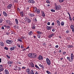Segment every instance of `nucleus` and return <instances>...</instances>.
I'll use <instances>...</instances> for the list:
<instances>
[{
	"label": "nucleus",
	"instance_id": "nucleus-1",
	"mask_svg": "<svg viewBox=\"0 0 74 74\" xmlns=\"http://www.w3.org/2000/svg\"><path fill=\"white\" fill-rule=\"evenodd\" d=\"M55 9L56 11H58L61 9V5H60L55 6Z\"/></svg>",
	"mask_w": 74,
	"mask_h": 74
},
{
	"label": "nucleus",
	"instance_id": "nucleus-2",
	"mask_svg": "<svg viewBox=\"0 0 74 74\" xmlns=\"http://www.w3.org/2000/svg\"><path fill=\"white\" fill-rule=\"evenodd\" d=\"M46 63L48 65H50V64H51V62L49 59L48 58H47L46 59Z\"/></svg>",
	"mask_w": 74,
	"mask_h": 74
},
{
	"label": "nucleus",
	"instance_id": "nucleus-3",
	"mask_svg": "<svg viewBox=\"0 0 74 74\" xmlns=\"http://www.w3.org/2000/svg\"><path fill=\"white\" fill-rule=\"evenodd\" d=\"M13 41L12 40H7L6 41V42L7 44H11Z\"/></svg>",
	"mask_w": 74,
	"mask_h": 74
},
{
	"label": "nucleus",
	"instance_id": "nucleus-4",
	"mask_svg": "<svg viewBox=\"0 0 74 74\" xmlns=\"http://www.w3.org/2000/svg\"><path fill=\"white\" fill-rule=\"evenodd\" d=\"M37 58V54L32 53L31 58Z\"/></svg>",
	"mask_w": 74,
	"mask_h": 74
},
{
	"label": "nucleus",
	"instance_id": "nucleus-5",
	"mask_svg": "<svg viewBox=\"0 0 74 74\" xmlns=\"http://www.w3.org/2000/svg\"><path fill=\"white\" fill-rule=\"evenodd\" d=\"M37 59L39 60H43V57L41 55H40L37 58Z\"/></svg>",
	"mask_w": 74,
	"mask_h": 74
},
{
	"label": "nucleus",
	"instance_id": "nucleus-6",
	"mask_svg": "<svg viewBox=\"0 0 74 74\" xmlns=\"http://www.w3.org/2000/svg\"><path fill=\"white\" fill-rule=\"evenodd\" d=\"M6 23H7V24H8L9 25H10V26L11 25V22L10 20H6Z\"/></svg>",
	"mask_w": 74,
	"mask_h": 74
},
{
	"label": "nucleus",
	"instance_id": "nucleus-7",
	"mask_svg": "<svg viewBox=\"0 0 74 74\" xmlns=\"http://www.w3.org/2000/svg\"><path fill=\"white\" fill-rule=\"evenodd\" d=\"M16 46H12V47H10V51H12L13 50H14V49H16Z\"/></svg>",
	"mask_w": 74,
	"mask_h": 74
},
{
	"label": "nucleus",
	"instance_id": "nucleus-8",
	"mask_svg": "<svg viewBox=\"0 0 74 74\" xmlns=\"http://www.w3.org/2000/svg\"><path fill=\"white\" fill-rule=\"evenodd\" d=\"M12 3L10 4L7 7V8H8V9H10V8H11V7H12Z\"/></svg>",
	"mask_w": 74,
	"mask_h": 74
},
{
	"label": "nucleus",
	"instance_id": "nucleus-9",
	"mask_svg": "<svg viewBox=\"0 0 74 74\" xmlns=\"http://www.w3.org/2000/svg\"><path fill=\"white\" fill-rule=\"evenodd\" d=\"M28 2L31 4H34L35 3V1L33 0H29L28 1Z\"/></svg>",
	"mask_w": 74,
	"mask_h": 74
},
{
	"label": "nucleus",
	"instance_id": "nucleus-10",
	"mask_svg": "<svg viewBox=\"0 0 74 74\" xmlns=\"http://www.w3.org/2000/svg\"><path fill=\"white\" fill-rule=\"evenodd\" d=\"M23 39H24V37H20L18 38V41H19L20 42H22V40H23Z\"/></svg>",
	"mask_w": 74,
	"mask_h": 74
},
{
	"label": "nucleus",
	"instance_id": "nucleus-11",
	"mask_svg": "<svg viewBox=\"0 0 74 74\" xmlns=\"http://www.w3.org/2000/svg\"><path fill=\"white\" fill-rule=\"evenodd\" d=\"M74 54H73V53H71V60H72V62H73V60L74 59Z\"/></svg>",
	"mask_w": 74,
	"mask_h": 74
},
{
	"label": "nucleus",
	"instance_id": "nucleus-12",
	"mask_svg": "<svg viewBox=\"0 0 74 74\" xmlns=\"http://www.w3.org/2000/svg\"><path fill=\"white\" fill-rule=\"evenodd\" d=\"M31 70L30 69H27L26 70V71L27 73L28 74H30V71Z\"/></svg>",
	"mask_w": 74,
	"mask_h": 74
},
{
	"label": "nucleus",
	"instance_id": "nucleus-13",
	"mask_svg": "<svg viewBox=\"0 0 74 74\" xmlns=\"http://www.w3.org/2000/svg\"><path fill=\"white\" fill-rule=\"evenodd\" d=\"M33 10L34 12H37V8L36 7H34Z\"/></svg>",
	"mask_w": 74,
	"mask_h": 74
},
{
	"label": "nucleus",
	"instance_id": "nucleus-14",
	"mask_svg": "<svg viewBox=\"0 0 74 74\" xmlns=\"http://www.w3.org/2000/svg\"><path fill=\"white\" fill-rule=\"evenodd\" d=\"M70 28L72 31L74 30V25H71L70 26Z\"/></svg>",
	"mask_w": 74,
	"mask_h": 74
},
{
	"label": "nucleus",
	"instance_id": "nucleus-15",
	"mask_svg": "<svg viewBox=\"0 0 74 74\" xmlns=\"http://www.w3.org/2000/svg\"><path fill=\"white\" fill-rule=\"evenodd\" d=\"M3 14L5 16H7V15H8L7 13L5 11L3 12Z\"/></svg>",
	"mask_w": 74,
	"mask_h": 74
},
{
	"label": "nucleus",
	"instance_id": "nucleus-16",
	"mask_svg": "<svg viewBox=\"0 0 74 74\" xmlns=\"http://www.w3.org/2000/svg\"><path fill=\"white\" fill-rule=\"evenodd\" d=\"M16 67L15 68H16V69H17V70H18L19 71H21V67L19 66L18 67V66L16 65Z\"/></svg>",
	"mask_w": 74,
	"mask_h": 74
},
{
	"label": "nucleus",
	"instance_id": "nucleus-17",
	"mask_svg": "<svg viewBox=\"0 0 74 74\" xmlns=\"http://www.w3.org/2000/svg\"><path fill=\"white\" fill-rule=\"evenodd\" d=\"M20 14L21 16H22V17H23V15H24V13L22 11L21 12Z\"/></svg>",
	"mask_w": 74,
	"mask_h": 74
},
{
	"label": "nucleus",
	"instance_id": "nucleus-18",
	"mask_svg": "<svg viewBox=\"0 0 74 74\" xmlns=\"http://www.w3.org/2000/svg\"><path fill=\"white\" fill-rule=\"evenodd\" d=\"M66 59L67 60H69V62H73L71 59H70V58L69 57H67L66 58Z\"/></svg>",
	"mask_w": 74,
	"mask_h": 74
},
{
	"label": "nucleus",
	"instance_id": "nucleus-19",
	"mask_svg": "<svg viewBox=\"0 0 74 74\" xmlns=\"http://www.w3.org/2000/svg\"><path fill=\"white\" fill-rule=\"evenodd\" d=\"M41 13L42 16H43V17H45V12H44L42 11L41 12Z\"/></svg>",
	"mask_w": 74,
	"mask_h": 74
},
{
	"label": "nucleus",
	"instance_id": "nucleus-20",
	"mask_svg": "<svg viewBox=\"0 0 74 74\" xmlns=\"http://www.w3.org/2000/svg\"><path fill=\"white\" fill-rule=\"evenodd\" d=\"M57 23L58 25V26H60V21L59 20L57 21Z\"/></svg>",
	"mask_w": 74,
	"mask_h": 74
},
{
	"label": "nucleus",
	"instance_id": "nucleus-21",
	"mask_svg": "<svg viewBox=\"0 0 74 74\" xmlns=\"http://www.w3.org/2000/svg\"><path fill=\"white\" fill-rule=\"evenodd\" d=\"M5 73V74H9V72L7 69H5L4 71Z\"/></svg>",
	"mask_w": 74,
	"mask_h": 74
},
{
	"label": "nucleus",
	"instance_id": "nucleus-22",
	"mask_svg": "<svg viewBox=\"0 0 74 74\" xmlns=\"http://www.w3.org/2000/svg\"><path fill=\"white\" fill-rule=\"evenodd\" d=\"M30 64L31 66L32 67H34V64H33V62H31L30 63Z\"/></svg>",
	"mask_w": 74,
	"mask_h": 74
},
{
	"label": "nucleus",
	"instance_id": "nucleus-23",
	"mask_svg": "<svg viewBox=\"0 0 74 74\" xmlns=\"http://www.w3.org/2000/svg\"><path fill=\"white\" fill-rule=\"evenodd\" d=\"M54 36V34H51L49 36L48 38H51L53 36Z\"/></svg>",
	"mask_w": 74,
	"mask_h": 74
},
{
	"label": "nucleus",
	"instance_id": "nucleus-24",
	"mask_svg": "<svg viewBox=\"0 0 74 74\" xmlns=\"http://www.w3.org/2000/svg\"><path fill=\"white\" fill-rule=\"evenodd\" d=\"M11 13L12 14H15V10L13 9L11 10H10Z\"/></svg>",
	"mask_w": 74,
	"mask_h": 74
},
{
	"label": "nucleus",
	"instance_id": "nucleus-25",
	"mask_svg": "<svg viewBox=\"0 0 74 74\" xmlns=\"http://www.w3.org/2000/svg\"><path fill=\"white\" fill-rule=\"evenodd\" d=\"M32 53H29L27 55V56L29 58H32Z\"/></svg>",
	"mask_w": 74,
	"mask_h": 74
},
{
	"label": "nucleus",
	"instance_id": "nucleus-26",
	"mask_svg": "<svg viewBox=\"0 0 74 74\" xmlns=\"http://www.w3.org/2000/svg\"><path fill=\"white\" fill-rule=\"evenodd\" d=\"M27 22L28 23H30L31 22V20L29 18H27Z\"/></svg>",
	"mask_w": 74,
	"mask_h": 74
},
{
	"label": "nucleus",
	"instance_id": "nucleus-27",
	"mask_svg": "<svg viewBox=\"0 0 74 74\" xmlns=\"http://www.w3.org/2000/svg\"><path fill=\"white\" fill-rule=\"evenodd\" d=\"M12 63H13V62H12V61H8V64H12Z\"/></svg>",
	"mask_w": 74,
	"mask_h": 74
},
{
	"label": "nucleus",
	"instance_id": "nucleus-28",
	"mask_svg": "<svg viewBox=\"0 0 74 74\" xmlns=\"http://www.w3.org/2000/svg\"><path fill=\"white\" fill-rule=\"evenodd\" d=\"M36 12L37 14H40V10L39 9H37Z\"/></svg>",
	"mask_w": 74,
	"mask_h": 74
},
{
	"label": "nucleus",
	"instance_id": "nucleus-29",
	"mask_svg": "<svg viewBox=\"0 0 74 74\" xmlns=\"http://www.w3.org/2000/svg\"><path fill=\"white\" fill-rule=\"evenodd\" d=\"M4 43L2 42H0V45L1 46L3 47V46H4Z\"/></svg>",
	"mask_w": 74,
	"mask_h": 74
},
{
	"label": "nucleus",
	"instance_id": "nucleus-30",
	"mask_svg": "<svg viewBox=\"0 0 74 74\" xmlns=\"http://www.w3.org/2000/svg\"><path fill=\"white\" fill-rule=\"evenodd\" d=\"M15 22L16 25L18 24V19L17 18L15 19Z\"/></svg>",
	"mask_w": 74,
	"mask_h": 74
},
{
	"label": "nucleus",
	"instance_id": "nucleus-31",
	"mask_svg": "<svg viewBox=\"0 0 74 74\" xmlns=\"http://www.w3.org/2000/svg\"><path fill=\"white\" fill-rule=\"evenodd\" d=\"M29 15L30 16H31V17H33L35 16L34 14L32 13H30Z\"/></svg>",
	"mask_w": 74,
	"mask_h": 74
},
{
	"label": "nucleus",
	"instance_id": "nucleus-32",
	"mask_svg": "<svg viewBox=\"0 0 74 74\" xmlns=\"http://www.w3.org/2000/svg\"><path fill=\"white\" fill-rule=\"evenodd\" d=\"M32 34H33V32H32V31H30V32H29L28 33L29 36H31V35H32Z\"/></svg>",
	"mask_w": 74,
	"mask_h": 74
},
{
	"label": "nucleus",
	"instance_id": "nucleus-33",
	"mask_svg": "<svg viewBox=\"0 0 74 74\" xmlns=\"http://www.w3.org/2000/svg\"><path fill=\"white\" fill-rule=\"evenodd\" d=\"M68 48H73V45H68L67 46Z\"/></svg>",
	"mask_w": 74,
	"mask_h": 74
},
{
	"label": "nucleus",
	"instance_id": "nucleus-34",
	"mask_svg": "<svg viewBox=\"0 0 74 74\" xmlns=\"http://www.w3.org/2000/svg\"><path fill=\"white\" fill-rule=\"evenodd\" d=\"M46 29H47V30H51V27L49 26H47Z\"/></svg>",
	"mask_w": 74,
	"mask_h": 74
},
{
	"label": "nucleus",
	"instance_id": "nucleus-35",
	"mask_svg": "<svg viewBox=\"0 0 74 74\" xmlns=\"http://www.w3.org/2000/svg\"><path fill=\"white\" fill-rule=\"evenodd\" d=\"M36 33H38V34H42L41 32L40 31H37Z\"/></svg>",
	"mask_w": 74,
	"mask_h": 74
},
{
	"label": "nucleus",
	"instance_id": "nucleus-36",
	"mask_svg": "<svg viewBox=\"0 0 74 74\" xmlns=\"http://www.w3.org/2000/svg\"><path fill=\"white\" fill-rule=\"evenodd\" d=\"M39 66L40 67H42V69H44V66L43 65H42L41 64H40Z\"/></svg>",
	"mask_w": 74,
	"mask_h": 74
},
{
	"label": "nucleus",
	"instance_id": "nucleus-37",
	"mask_svg": "<svg viewBox=\"0 0 74 74\" xmlns=\"http://www.w3.org/2000/svg\"><path fill=\"white\" fill-rule=\"evenodd\" d=\"M30 74H34V73L33 72V70H31L30 71Z\"/></svg>",
	"mask_w": 74,
	"mask_h": 74
},
{
	"label": "nucleus",
	"instance_id": "nucleus-38",
	"mask_svg": "<svg viewBox=\"0 0 74 74\" xmlns=\"http://www.w3.org/2000/svg\"><path fill=\"white\" fill-rule=\"evenodd\" d=\"M61 26H64V22H62L61 23Z\"/></svg>",
	"mask_w": 74,
	"mask_h": 74
},
{
	"label": "nucleus",
	"instance_id": "nucleus-39",
	"mask_svg": "<svg viewBox=\"0 0 74 74\" xmlns=\"http://www.w3.org/2000/svg\"><path fill=\"white\" fill-rule=\"evenodd\" d=\"M3 18H0V23H1L3 22Z\"/></svg>",
	"mask_w": 74,
	"mask_h": 74
},
{
	"label": "nucleus",
	"instance_id": "nucleus-40",
	"mask_svg": "<svg viewBox=\"0 0 74 74\" xmlns=\"http://www.w3.org/2000/svg\"><path fill=\"white\" fill-rule=\"evenodd\" d=\"M69 19L70 21H72L73 20V19L71 18V16H69Z\"/></svg>",
	"mask_w": 74,
	"mask_h": 74
},
{
	"label": "nucleus",
	"instance_id": "nucleus-41",
	"mask_svg": "<svg viewBox=\"0 0 74 74\" xmlns=\"http://www.w3.org/2000/svg\"><path fill=\"white\" fill-rule=\"evenodd\" d=\"M37 36L39 38H40L41 37V35L39 34H38Z\"/></svg>",
	"mask_w": 74,
	"mask_h": 74
},
{
	"label": "nucleus",
	"instance_id": "nucleus-42",
	"mask_svg": "<svg viewBox=\"0 0 74 74\" xmlns=\"http://www.w3.org/2000/svg\"><path fill=\"white\" fill-rule=\"evenodd\" d=\"M33 21L34 22H37V19H36V18H34V20Z\"/></svg>",
	"mask_w": 74,
	"mask_h": 74
},
{
	"label": "nucleus",
	"instance_id": "nucleus-43",
	"mask_svg": "<svg viewBox=\"0 0 74 74\" xmlns=\"http://www.w3.org/2000/svg\"><path fill=\"white\" fill-rule=\"evenodd\" d=\"M46 73H47V74H51V72H49V71H47Z\"/></svg>",
	"mask_w": 74,
	"mask_h": 74
},
{
	"label": "nucleus",
	"instance_id": "nucleus-44",
	"mask_svg": "<svg viewBox=\"0 0 74 74\" xmlns=\"http://www.w3.org/2000/svg\"><path fill=\"white\" fill-rule=\"evenodd\" d=\"M4 70V69L3 68H1L0 69V72H1V71H3Z\"/></svg>",
	"mask_w": 74,
	"mask_h": 74
},
{
	"label": "nucleus",
	"instance_id": "nucleus-45",
	"mask_svg": "<svg viewBox=\"0 0 74 74\" xmlns=\"http://www.w3.org/2000/svg\"><path fill=\"white\" fill-rule=\"evenodd\" d=\"M64 1V0H59V2H60V3H62Z\"/></svg>",
	"mask_w": 74,
	"mask_h": 74
},
{
	"label": "nucleus",
	"instance_id": "nucleus-46",
	"mask_svg": "<svg viewBox=\"0 0 74 74\" xmlns=\"http://www.w3.org/2000/svg\"><path fill=\"white\" fill-rule=\"evenodd\" d=\"M6 34L7 35H9V34H10V33H9V32H8V31H7V32H6Z\"/></svg>",
	"mask_w": 74,
	"mask_h": 74
},
{
	"label": "nucleus",
	"instance_id": "nucleus-47",
	"mask_svg": "<svg viewBox=\"0 0 74 74\" xmlns=\"http://www.w3.org/2000/svg\"><path fill=\"white\" fill-rule=\"evenodd\" d=\"M35 66V67L37 68V69H39V67L37 66V65H36Z\"/></svg>",
	"mask_w": 74,
	"mask_h": 74
},
{
	"label": "nucleus",
	"instance_id": "nucleus-48",
	"mask_svg": "<svg viewBox=\"0 0 74 74\" xmlns=\"http://www.w3.org/2000/svg\"><path fill=\"white\" fill-rule=\"evenodd\" d=\"M4 49H5L6 50H8V48H7V47H5L4 48Z\"/></svg>",
	"mask_w": 74,
	"mask_h": 74
},
{
	"label": "nucleus",
	"instance_id": "nucleus-49",
	"mask_svg": "<svg viewBox=\"0 0 74 74\" xmlns=\"http://www.w3.org/2000/svg\"><path fill=\"white\" fill-rule=\"evenodd\" d=\"M46 2L47 3H49V4L50 3V2H49V0L46 1Z\"/></svg>",
	"mask_w": 74,
	"mask_h": 74
},
{
	"label": "nucleus",
	"instance_id": "nucleus-50",
	"mask_svg": "<svg viewBox=\"0 0 74 74\" xmlns=\"http://www.w3.org/2000/svg\"><path fill=\"white\" fill-rule=\"evenodd\" d=\"M51 12H55V10L54 9H51Z\"/></svg>",
	"mask_w": 74,
	"mask_h": 74
},
{
	"label": "nucleus",
	"instance_id": "nucleus-51",
	"mask_svg": "<svg viewBox=\"0 0 74 74\" xmlns=\"http://www.w3.org/2000/svg\"><path fill=\"white\" fill-rule=\"evenodd\" d=\"M66 51H64L62 53V55H65V54H66Z\"/></svg>",
	"mask_w": 74,
	"mask_h": 74
},
{
	"label": "nucleus",
	"instance_id": "nucleus-52",
	"mask_svg": "<svg viewBox=\"0 0 74 74\" xmlns=\"http://www.w3.org/2000/svg\"><path fill=\"white\" fill-rule=\"evenodd\" d=\"M6 56H7V58H8V59H10V56H9L8 55H7Z\"/></svg>",
	"mask_w": 74,
	"mask_h": 74
},
{
	"label": "nucleus",
	"instance_id": "nucleus-53",
	"mask_svg": "<svg viewBox=\"0 0 74 74\" xmlns=\"http://www.w3.org/2000/svg\"><path fill=\"white\" fill-rule=\"evenodd\" d=\"M66 33H70L69 30H67V31H66Z\"/></svg>",
	"mask_w": 74,
	"mask_h": 74
},
{
	"label": "nucleus",
	"instance_id": "nucleus-54",
	"mask_svg": "<svg viewBox=\"0 0 74 74\" xmlns=\"http://www.w3.org/2000/svg\"><path fill=\"white\" fill-rule=\"evenodd\" d=\"M3 67V66L2 65H0V69H2Z\"/></svg>",
	"mask_w": 74,
	"mask_h": 74
},
{
	"label": "nucleus",
	"instance_id": "nucleus-55",
	"mask_svg": "<svg viewBox=\"0 0 74 74\" xmlns=\"http://www.w3.org/2000/svg\"><path fill=\"white\" fill-rule=\"evenodd\" d=\"M17 46L19 48H21V45H19V44H17Z\"/></svg>",
	"mask_w": 74,
	"mask_h": 74
},
{
	"label": "nucleus",
	"instance_id": "nucleus-56",
	"mask_svg": "<svg viewBox=\"0 0 74 74\" xmlns=\"http://www.w3.org/2000/svg\"><path fill=\"white\" fill-rule=\"evenodd\" d=\"M18 63V64H22L21 63V62H17Z\"/></svg>",
	"mask_w": 74,
	"mask_h": 74
},
{
	"label": "nucleus",
	"instance_id": "nucleus-57",
	"mask_svg": "<svg viewBox=\"0 0 74 74\" xmlns=\"http://www.w3.org/2000/svg\"><path fill=\"white\" fill-rule=\"evenodd\" d=\"M14 1L15 3H18V0H14Z\"/></svg>",
	"mask_w": 74,
	"mask_h": 74
},
{
	"label": "nucleus",
	"instance_id": "nucleus-58",
	"mask_svg": "<svg viewBox=\"0 0 74 74\" xmlns=\"http://www.w3.org/2000/svg\"><path fill=\"white\" fill-rule=\"evenodd\" d=\"M36 28V27L34 26H32V29H34Z\"/></svg>",
	"mask_w": 74,
	"mask_h": 74
},
{
	"label": "nucleus",
	"instance_id": "nucleus-59",
	"mask_svg": "<svg viewBox=\"0 0 74 74\" xmlns=\"http://www.w3.org/2000/svg\"><path fill=\"white\" fill-rule=\"evenodd\" d=\"M1 29L3 30H4V26H3L1 27Z\"/></svg>",
	"mask_w": 74,
	"mask_h": 74
},
{
	"label": "nucleus",
	"instance_id": "nucleus-60",
	"mask_svg": "<svg viewBox=\"0 0 74 74\" xmlns=\"http://www.w3.org/2000/svg\"><path fill=\"white\" fill-rule=\"evenodd\" d=\"M26 69V67L25 66H23L22 67V69Z\"/></svg>",
	"mask_w": 74,
	"mask_h": 74
},
{
	"label": "nucleus",
	"instance_id": "nucleus-61",
	"mask_svg": "<svg viewBox=\"0 0 74 74\" xmlns=\"http://www.w3.org/2000/svg\"><path fill=\"white\" fill-rule=\"evenodd\" d=\"M59 52L60 53H62V51L61 50H60L59 51Z\"/></svg>",
	"mask_w": 74,
	"mask_h": 74
},
{
	"label": "nucleus",
	"instance_id": "nucleus-62",
	"mask_svg": "<svg viewBox=\"0 0 74 74\" xmlns=\"http://www.w3.org/2000/svg\"><path fill=\"white\" fill-rule=\"evenodd\" d=\"M60 59L61 60H62L63 59V57H61V58H60Z\"/></svg>",
	"mask_w": 74,
	"mask_h": 74
},
{
	"label": "nucleus",
	"instance_id": "nucleus-63",
	"mask_svg": "<svg viewBox=\"0 0 74 74\" xmlns=\"http://www.w3.org/2000/svg\"><path fill=\"white\" fill-rule=\"evenodd\" d=\"M48 25H50V23L49 22H48L47 23Z\"/></svg>",
	"mask_w": 74,
	"mask_h": 74
},
{
	"label": "nucleus",
	"instance_id": "nucleus-64",
	"mask_svg": "<svg viewBox=\"0 0 74 74\" xmlns=\"http://www.w3.org/2000/svg\"><path fill=\"white\" fill-rule=\"evenodd\" d=\"M35 74H38V71H36L35 73Z\"/></svg>",
	"mask_w": 74,
	"mask_h": 74
}]
</instances>
